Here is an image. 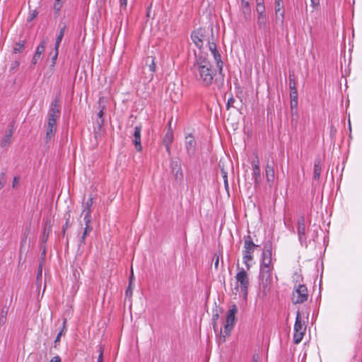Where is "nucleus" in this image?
I'll use <instances>...</instances> for the list:
<instances>
[{
  "label": "nucleus",
  "instance_id": "1",
  "mask_svg": "<svg viewBox=\"0 0 362 362\" xmlns=\"http://www.w3.org/2000/svg\"><path fill=\"white\" fill-rule=\"evenodd\" d=\"M192 70L197 80L204 86H211L216 74V70L212 68L208 58L203 54L196 56Z\"/></svg>",
  "mask_w": 362,
  "mask_h": 362
},
{
  "label": "nucleus",
  "instance_id": "2",
  "mask_svg": "<svg viewBox=\"0 0 362 362\" xmlns=\"http://www.w3.org/2000/svg\"><path fill=\"white\" fill-rule=\"evenodd\" d=\"M61 114L59 100L56 98L51 103L47 113V124L46 126L45 141L48 143L54 136L57 131V121Z\"/></svg>",
  "mask_w": 362,
  "mask_h": 362
},
{
  "label": "nucleus",
  "instance_id": "3",
  "mask_svg": "<svg viewBox=\"0 0 362 362\" xmlns=\"http://www.w3.org/2000/svg\"><path fill=\"white\" fill-rule=\"evenodd\" d=\"M272 243L267 241L264 243L260 260V272H272Z\"/></svg>",
  "mask_w": 362,
  "mask_h": 362
},
{
  "label": "nucleus",
  "instance_id": "4",
  "mask_svg": "<svg viewBox=\"0 0 362 362\" xmlns=\"http://www.w3.org/2000/svg\"><path fill=\"white\" fill-rule=\"evenodd\" d=\"M238 312V309L236 305H233L228 310L226 315V319L223 326V332H221L223 337L225 339L227 336L230 334L231 331L233 329L237 318L236 314Z\"/></svg>",
  "mask_w": 362,
  "mask_h": 362
},
{
  "label": "nucleus",
  "instance_id": "5",
  "mask_svg": "<svg viewBox=\"0 0 362 362\" xmlns=\"http://www.w3.org/2000/svg\"><path fill=\"white\" fill-rule=\"evenodd\" d=\"M306 328L307 326L305 322L302 320L300 312L297 311L296 321L293 326V343L295 344H298L302 341L305 334Z\"/></svg>",
  "mask_w": 362,
  "mask_h": 362
},
{
  "label": "nucleus",
  "instance_id": "6",
  "mask_svg": "<svg viewBox=\"0 0 362 362\" xmlns=\"http://www.w3.org/2000/svg\"><path fill=\"white\" fill-rule=\"evenodd\" d=\"M235 279L236 285L235 289L236 292H239L241 294H247L250 282L247 272L242 269L237 273Z\"/></svg>",
  "mask_w": 362,
  "mask_h": 362
},
{
  "label": "nucleus",
  "instance_id": "7",
  "mask_svg": "<svg viewBox=\"0 0 362 362\" xmlns=\"http://www.w3.org/2000/svg\"><path fill=\"white\" fill-rule=\"evenodd\" d=\"M257 247L258 245L254 243L250 235L244 237L243 262L247 269L250 268L248 262L253 259L252 254L255 251V248Z\"/></svg>",
  "mask_w": 362,
  "mask_h": 362
},
{
  "label": "nucleus",
  "instance_id": "8",
  "mask_svg": "<svg viewBox=\"0 0 362 362\" xmlns=\"http://www.w3.org/2000/svg\"><path fill=\"white\" fill-rule=\"evenodd\" d=\"M259 291L263 294L272 292L273 284L272 272H259Z\"/></svg>",
  "mask_w": 362,
  "mask_h": 362
},
{
  "label": "nucleus",
  "instance_id": "9",
  "mask_svg": "<svg viewBox=\"0 0 362 362\" xmlns=\"http://www.w3.org/2000/svg\"><path fill=\"white\" fill-rule=\"evenodd\" d=\"M208 30L204 28H200L197 30L192 32L191 38L195 45L201 49L204 45V42H209V38Z\"/></svg>",
  "mask_w": 362,
  "mask_h": 362
},
{
  "label": "nucleus",
  "instance_id": "10",
  "mask_svg": "<svg viewBox=\"0 0 362 362\" xmlns=\"http://www.w3.org/2000/svg\"><path fill=\"white\" fill-rule=\"evenodd\" d=\"M214 40V35H213V28L211 29V37L209 38V42H206L209 46V49L211 51V54L214 56V58L216 63V66L218 69V73L220 75L223 74V62L221 61V54H219L218 51L217 50L216 45L213 41Z\"/></svg>",
  "mask_w": 362,
  "mask_h": 362
},
{
  "label": "nucleus",
  "instance_id": "11",
  "mask_svg": "<svg viewBox=\"0 0 362 362\" xmlns=\"http://www.w3.org/2000/svg\"><path fill=\"white\" fill-rule=\"evenodd\" d=\"M276 163L272 156H269L267 159V163L265 167V176L268 185L272 187L274 181L275 173L274 167Z\"/></svg>",
  "mask_w": 362,
  "mask_h": 362
},
{
  "label": "nucleus",
  "instance_id": "12",
  "mask_svg": "<svg viewBox=\"0 0 362 362\" xmlns=\"http://www.w3.org/2000/svg\"><path fill=\"white\" fill-rule=\"evenodd\" d=\"M185 148L186 150L187 156L189 158H192L195 156L197 151V141L191 134L185 136Z\"/></svg>",
  "mask_w": 362,
  "mask_h": 362
},
{
  "label": "nucleus",
  "instance_id": "13",
  "mask_svg": "<svg viewBox=\"0 0 362 362\" xmlns=\"http://www.w3.org/2000/svg\"><path fill=\"white\" fill-rule=\"evenodd\" d=\"M170 168L175 180L178 183H181L183 180L184 175L180 162L177 160H172L170 161Z\"/></svg>",
  "mask_w": 362,
  "mask_h": 362
},
{
  "label": "nucleus",
  "instance_id": "14",
  "mask_svg": "<svg viewBox=\"0 0 362 362\" xmlns=\"http://www.w3.org/2000/svg\"><path fill=\"white\" fill-rule=\"evenodd\" d=\"M156 57L153 56H148L146 58L145 60V67L144 69H148L150 71L148 76L147 77L149 81H151L153 78V74L156 71V64L155 62Z\"/></svg>",
  "mask_w": 362,
  "mask_h": 362
},
{
  "label": "nucleus",
  "instance_id": "15",
  "mask_svg": "<svg viewBox=\"0 0 362 362\" xmlns=\"http://www.w3.org/2000/svg\"><path fill=\"white\" fill-rule=\"evenodd\" d=\"M297 232L300 242L302 243L303 242L305 241L306 237L304 216H300L298 219Z\"/></svg>",
  "mask_w": 362,
  "mask_h": 362
},
{
  "label": "nucleus",
  "instance_id": "16",
  "mask_svg": "<svg viewBox=\"0 0 362 362\" xmlns=\"http://www.w3.org/2000/svg\"><path fill=\"white\" fill-rule=\"evenodd\" d=\"M141 126H136L134 128V132L133 134L132 142L134 145L136 150L138 152H141L142 151V146L141 143Z\"/></svg>",
  "mask_w": 362,
  "mask_h": 362
},
{
  "label": "nucleus",
  "instance_id": "17",
  "mask_svg": "<svg viewBox=\"0 0 362 362\" xmlns=\"http://www.w3.org/2000/svg\"><path fill=\"white\" fill-rule=\"evenodd\" d=\"M93 205V197L90 196L86 202L85 203L84 208L82 211V215H83V219L85 223H88V222H91V206Z\"/></svg>",
  "mask_w": 362,
  "mask_h": 362
},
{
  "label": "nucleus",
  "instance_id": "18",
  "mask_svg": "<svg viewBox=\"0 0 362 362\" xmlns=\"http://www.w3.org/2000/svg\"><path fill=\"white\" fill-rule=\"evenodd\" d=\"M257 23L259 28L263 30L264 35H267L269 33L266 15H258Z\"/></svg>",
  "mask_w": 362,
  "mask_h": 362
},
{
  "label": "nucleus",
  "instance_id": "19",
  "mask_svg": "<svg viewBox=\"0 0 362 362\" xmlns=\"http://www.w3.org/2000/svg\"><path fill=\"white\" fill-rule=\"evenodd\" d=\"M93 230V227L90 226V222L86 223V227L84 228L83 233L80 238L79 243H78V250L86 245V236L90 234V233Z\"/></svg>",
  "mask_w": 362,
  "mask_h": 362
},
{
  "label": "nucleus",
  "instance_id": "20",
  "mask_svg": "<svg viewBox=\"0 0 362 362\" xmlns=\"http://www.w3.org/2000/svg\"><path fill=\"white\" fill-rule=\"evenodd\" d=\"M52 224L49 220H47L44 224V228L40 240L42 243H45L49 238V232L51 231Z\"/></svg>",
  "mask_w": 362,
  "mask_h": 362
},
{
  "label": "nucleus",
  "instance_id": "21",
  "mask_svg": "<svg viewBox=\"0 0 362 362\" xmlns=\"http://www.w3.org/2000/svg\"><path fill=\"white\" fill-rule=\"evenodd\" d=\"M241 9L244 15V18L245 21H248L251 14V8L248 0H241Z\"/></svg>",
  "mask_w": 362,
  "mask_h": 362
},
{
  "label": "nucleus",
  "instance_id": "22",
  "mask_svg": "<svg viewBox=\"0 0 362 362\" xmlns=\"http://www.w3.org/2000/svg\"><path fill=\"white\" fill-rule=\"evenodd\" d=\"M252 178L254 180L255 187L259 186L262 182L260 167L255 164L252 169Z\"/></svg>",
  "mask_w": 362,
  "mask_h": 362
},
{
  "label": "nucleus",
  "instance_id": "23",
  "mask_svg": "<svg viewBox=\"0 0 362 362\" xmlns=\"http://www.w3.org/2000/svg\"><path fill=\"white\" fill-rule=\"evenodd\" d=\"M322 170V164L320 158H316L314 163V169H313V177L315 180H318L320 177Z\"/></svg>",
  "mask_w": 362,
  "mask_h": 362
},
{
  "label": "nucleus",
  "instance_id": "24",
  "mask_svg": "<svg viewBox=\"0 0 362 362\" xmlns=\"http://www.w3.org/2000/svg\"><path fill=\"white\" fill-rule=\"evenodd\" d=\"M275 13L276 16L279 14L282 18H284V9L281 0H275Z\"/></svg>",
  "mask_w": 362,
  "mask_h": 362
},
{
  "label": "nucleus",
  "instance_id": "25",
  "mask_svg": "<svg viewBox=\"0 0 362 362\" xmlns=\"http://www.w3.org/2000/svg\"><path fill=\"white\" fill-rule=\"evenodd\" d=\"M66 28V25H63L60 28L59 33V34H58V35H57V37L56 38L54 49H59L60 43H61V42L62 40V38L64 37V32H65Z\"/></svg>",
  "mask_w": 362,
  "mask_h": 362
},
{
  "label": "nucleus",
  "instance_id": "26",
  "mask_svg": "<svg viewBox=\"0 0 362 362\" xmlns=\"http://www.w3.org/2000/svg\"><path fill=\"white\" fill-rule=\"evenodd\" d=\"M173 139H174L173 132L170 129H169L163 137V144H167V145L171 144L173 141Z\"/></svg>",
  "mask_w": 362,
  "mask_h": 362
},
{
  "label": "nucleus",
  "instance_id": "27",
  "mask_svg": "<svg viewBox=\"0 0 362 362\" xmlns=\"http://www.w3.org/2000/svg\"><path fill=\"white\" fill-rule=\"evenodd\" d=\"M293 288L297 294H307L308 289L305 284H296Z\"/></svg>",
  "mask_w": 362,
  "mask_h": 362
},
{
  "label": "nucleus",
  "instance_id": "28",
  "mask_svg": "<svg viewBox=\"0 0 362 362\" xmlns=\"http://www.w3.org/2000/svg\"><path fill=\"white\" fill-rule=\"evenodd\" d=\"M25 41L16 42L13 47V53L18 54L22 52L25 49Z\"/></svg>",
  "mask_w": 362,
  "mask_h": 362
},
{
  "label": "nucleus",
  "instance_id": "29",
  "mask_svg": "<svg viewBox=\"0 0 362 362\" xmlns=\"http://www.w3.org/2000/svg\"><path fill=\"white\" fill-rule=\"evenodd\" d=\"M105 108V106H103L102 108L100 110V111L98 113V119L96 120V123H97L99 129H100L101 127L104 124V119H103L104 112H103V110H104Z\"/></svg>",
  "mask_w": 362,
  "mask_h": 362
},
{
  "label": "nucleus",
  "instance_id": "30",
  "mask_svg": "<svg viewBox=\"0 0 362 362\" xmlns=\"http://www.w3.org/2000/svg\"><path fill=\"white\" fill-rule=\"evenodd\" d=\"M308 300V296H293L292 302L294 304L302 303Z\"/></svg>",
  "mask_w": 362,
  "mask_h": 362
},
{
  "label": "nucleus",
  "instance_id": "31",
  "mask_svg": "<svg viewBox=\"0 0 362 362\" xmlns=\"http://www.w3.org/2000/svg\"><path fill=\"white\" fill-rule=\"evenodd\" d=\"M46 45H47L46 40H42L40 44L37 47L35 53L42 56V54L44 53V52L45 50Z\"/></svg>",
  "mask_w": 362,
  "mask_h": 362
},
{
  "label": "nucleus",
  "instance_id": "32",
  "mask_svg": "<svg viewBox=\"0 0 362 362\" xmlns=\"http://www.w3.org/2000/svg\"><path fill=\"white\" fill-rule=\"evenodd\" d=\"M20 64L21 62L18 59L13 60L10 64L9 72L14 74L18 69Z\"/></svg>",
  "mask_w": 362,
  "mask_h": 362
},
{
  "label": "nucleus",
  "instance_id": "33",
  "mask_svg": "<svg viewBox=\"0 0 362 362\" xmlns=\"http://www.w3.org/2000/svg\"><path fill=\"white\" fill-rule=\"evenodd\" d=\"M12 142V137L4 135L1 142V146L2 148H6L10 146Z\"/></svg>",
  "mask_w": 362,
  "mask_h": 362
},
{
  "label": "nucleus",
  "instance_id": "34",
  "mask_svg": "<svg viewBox=\"0 0 362 362\" xmlns=\"http://www.w3.org/2000/svg\"><path fill=\"white\" fill-rule=\"evenodd\" d=\"M41 284H42V267H40L38 269V271H37V278H36V286L37 288L39 287L37 294H40V293Z\"/></svg>",
  "mask_w": 362,
  "mask_h": 362
},
{
  "label": "nucleus",
  "instance_id": "35",
  "mask_svg": "<svg viewBox=\"0 0 362 362\" xmlns=\"http://www.w3.org/2000/svg\"><path fill=\"white\" fill-rule=\"evenodd\" d=\"M66 320L64 319L62 328L61 331L58 333V334L56 337V339L54 340L55 344H57L58 342H59L62 335L65 333V332L66 330Z\"/></svg>",
  "mask_w": 362,
  "mask_h": 362
},
{
  "label": "nucleus",
  "instance_id": "36",
  "mask_svg": "<svg viewBox=\"0 0 362 362\" xmlns=\"http://www.w3.org/2000/svg\"><path fill=\"white\" fill-rule=\"evenodd\" d=\"M265 7L264 5V0H261V2L257 4V12L259 15H265L264 13Z\"/></svg>",
  "mask_w": 362,
  "mask_h": 362
},
{
  "label": "nucleus",
  "instance_id": "37",
  "mask_svg": "<svg viewBox=\"0 0 362 362\" xmlns=\"http://www.w3.org/2000/svg\"><path fill=\"white\" fill-rule=\"evenodd\" d=\"M58 54H59V49H54V53L51 57V64H50L51 69H53V68L54 67V66L56 64V62H57V59L58 57Z\"/></svg>",
  "mask_w": 362,
  "mask_h": 362
},
{
  "label": "nucleus",
  "instance_id": "38",
  "mask_svg": "<svg viewBox=\"0 0 362 362\" xmlns=\"http://www.w3.org/2000/svg\"><path fill=\"white\" fill-rule=\"evenodd\" d=\"M290 105L291 115L297 114L298 100H291Z\"/></svg>",
  "mask_w": 362,
  "mask_h": 362
},
{
  "label": "nucleus",
  "instance_id": "39",
  "mask_svg": "<svg viewBox=\"0 0 362 362\" xmlns=\"http://www.w3.org/2000/svg\"><path fill=\"white\" fill-rule=\"evenodd\" d=\"M69 218H70V214H67L66 215V223L65 224L62 226V235H65L66 234V231L67 230V228H69Z\"/></svg>",
  "mask_w": 362,
  "mask_h": 362
},
{
  "label": "nucleus",
  "instance_id": "40",
  "mask_svg": "<svg viewBox=\"0 0 362 362\" xmlns=\"http://www.w3.org/2000/svg\"><path fill=\"white\" fill-rule=\"evenodd\" d=\"M6 182V172H1L0 173V190L4 187Z\"/></svg>",
  "mask_w": 362,
  "mask_h": 362
},
{
  "label": "nucleus",
  "instance_id": "41",
  "mask_svg": "<svg viewBox=\"0 0 362 362\" xmlns=\"http://www.w3.org/2000/svg\"><path fill=\"white\" fill-rule=\"evenodd\" d=\"M64 3V0H55L54 4V9L55 10L56 13H58Z\"/></svg>",
  "mask_w": 362,
  "mask_h": 362
},
{
  "label": "nucleus",
  "instance_id": "42",
  "mask_svg": "<svg viewBox=\"0 0 362 362\" xmlns=\"http://www.w3.org/2000/svg\"><path fill=\"white\" fill-rule=\"evenodd\" d=\"M40 58H41V55L36 54L35 52V54L33 57L32 61H31L30 68H33L37 63L38 60Z\"/></svg>",
  "mask_w": 362,
  "mask_h": 362
},
{
  "label": "nucleus",
  "instance_id": "43",
  "mask_svg": "<svg viewBox=\"0 0 362 362\" xmlns=\"http://www.w3.org/2000/svg\"><path fill=\"white\" fill-rule=\"evenodd\" d=\"M221 173H222V175H223V180H224V185L226 187V188H228V176H227V173L224 170V169H221Z\"/></svg>",
  "mask_w": 362,
  "mask_h": 362
},
{
  "label": "nucleus",
  "instance_id": "44",
  "mask_svg": "<svg viewBox=\"0 0 362 362\" xmlns=\"http://www.w3.org/2000/svg\"><path fill=\"white\" fill-rule=\"evenodd\" d=\"M290 98L291 100H298V91H291Z\"/></svg>",
  "mask_w": 362,
  "mask_h": 362
},
{
  "label": "nucleus",
  "instance_id": "45",
  "mask_svg": "<svg viewBox=\"0 0 362 362\" xmlns=\"http://www.w3.org/2000/svg\"><path fill=\"white\" fill-rule=\"evenodd\" d=\"M20 177L18 176H15L13 180L12 187L15 188L19 183Z\"/></svg>",
  "mask_w": 362,
  "mask_h": 362
},
{
  "label": "nucleus",
  "instance_id": "46",
  "mask_svg": "<svg viewBox=\"0 0 362 362\" xmlns=\"http://www.w3.org/2000/svg\"><path fill=\"white\" fill-rule=\"evenodd\" d=\"M235 100L233 98V97H230L227 102L226 107L228 110L230 106L233 105V104L235 103Z\"/></svg>",
  "mask_w": 362,
  "mask_h": 362
},
{
  "label": "nucleus",
  "instance_id": "47",
  "mask_svg": "<svg viewBox=\"0 0 362 362\" xmlns=\"http://www.w3.org/2000/svg\"><path fill=\"white\" fill-rule=\"evenodd\" d=\"M13 125H11L9 129L6 132V135L12 137V135L13 134Z\"/></svg>",
  "mask_w": 362,
  "mask_h": 362
},
{
  "label": "nucleus",
  "instance_id": "48",
  "mask_svg": "<svg viewBox=\"0 0 362 362\" xmlns=\"http://www.w3.org/2000/svg\"><path fill=\"white\" fill-rule=\"evenodd\" d=\"M49 362H62V359L59 356L56 355V356H53L52 358H51V359L49 360Z\"/></svg>",
  "mask_w": 362,
  "mask_h": 362
},
{
  "label": "nucleus",
  "instance_id": "49",
  "mask_svg": "<svg viewBox=\"0 0 362 362\" xmlns=\"http://www.w3.org/2000/svg\"><path fill=\"white\" fill-rule=\"evenodd\" d=\"M37 15V12L36 11H33L32 13H30V16L28 17V21H33Z\"/></svg>",
  "mask_w": 362,
  "mask_h": 362
},
{
  "label": "nucleus",
  "instance_id": "50",
  "mask_svg": "<svg viewBox=\"0 0 362 362\" xmlns=\"http://www.w3.org/2000/svg\"><path fill=\"white\" fill-rule=\"evenodd\" d=\"M131 285H132V277L129 279V285L127 289L126 290V293L125 294H132V288H131Z\"/></svg>",
  "mask_w": 362,
  "mask_h": 362
},
{
  "label": "nucleus",
  "instance_id": "51",
  "mask_svg": "<svg viewBox=\"0 0 362 362\" xmlns=\"http://www.w3.org/2000/svg\"><path fill=\"white\" fill-rule=\"evenodd\" d=\"M293 83H296L295 81V78H294V74H289V85H293Z\"/></svg>",
  "mask_w": 362,
  "mask_h": 362
},
{
  "label": "nucleus",
  "instance_id": "52",
  "mask_svg": "<svg viewBox=\"0 0 362 362\" xmlns=\"http://www.w3.org/2000/svg\"><path fill=\"white\" fill-rule=\"evenodd\" d=\"M29 232H30V228L28 227L25 230L24 238L22 240L23 242H25L27 235H28Z\"/></svg>",
  "mask_w": 362,
  "mask_h": 362
},
{
  "label": "nucleus",
  "instance_id": "53",
  "mask_svg": "<svg viewBox=\"0 0 362 362\" xmlns=\"http://www.w3.org/2000/svg\"><path fill=\"white\" fill-rule=\"evenodd\" d=\"M311 4L313 7L317 6L320 4V0H310Z\"/></svg>",
  "mask_w": 362,
  "mask_h": 362
},
{
  "label": "nucleus",
  "instance_id": "54",
  "mask_svg": "<svg viewBox=\"0 0 362 362\" xmlns=\"http://www.w3.org/2000/svg\"><path fill=\"white\" fill-rule=\"evenodd\" d=\"M119 3L121 7L125 8L127 6V0H119Z\"/></svg>",
  "mask_w": 362,
  "mask_h": 362
},
{
  "label": "nucleus",
  "instance_id": "55",
  "mask_svg": "<svg viewBox=\"0 0 362 362\" xmlns=\"http://www.w3.org/2000/svg\"><path fill=\"white\" fill-rule=\"evenodd\" d=\"M291 91H297V88L296 87V83H293V85H289Z\"/></svg>",
  "mask_w": 362,
  "mask_h": 362
},
{
  "label": "nucleus",
  "instance_id": "56",
  "mask_svg": "<svg viewBox=\"0 0 362 362\" xmlns=\"http://www.w3.org/2000/svg\"><path fill=\"white\" fill-rule=\"evenodd\" d=\"M165 147L167 153L170 155V145L171 144H163Z\"/></svg>",
  "mask_w": 362,
  "mask_h": 362
},
{
  "label": "nucleus",
  "instance_id": "57",
  "mask_svg": "<svg viewBox=\"0 0 362 362\" xmlns=\"http://www.w3.org/2000/svg\"><path fill=\"white\" fill-rule=\"evenodd\" d=\"M255 164H257L258 166H259V159L257 157H256V160H253L252 163V169H254V165Z\"/></svg>",
  "mask_w": 362,
  "mask_h": 362
},
{
  "label": "nucleus",
  "instance_id": "58",
  "mask_svg": "<svg viewBox=\"0 0 362 362\" xmlns=\"http://www.w3.org/2000/svg\"><path fill=\"white\" fill-rule=\"evenodd\" d=\"M6 322V317L1 316L0 317V325H3Z\"/></svg>",
  "mask_w": 362,
  "mask_h": 362
},
{
  "label": "nucleus",
  "instance_id": "59",
  "mask_svg": "<svg viewBox=\"0 0 362 362\" xmlns=\"http://www.w3.org/2000/svg\"><path fill=\"white\" fill-rule=\"evenodd\" d=\"M98 361H103V352H100V354L98 356Z\"/></svg>",
  "mask_w": 362,
  "mask_h": 362
},
{
  "label": "nucleus",
  "instance_id": "60",
  "mask_svg": "<svg viewBox=\"0 0 362 362\" xmlns=\"http://www.w3.org/2000/svg\"><path fill=\"white\" fill-rule=\"evenodd\" d=\"M214 267L217 269L218 267V256H217L216 259L214 262Z\"/></svg>",
  "mask_w": 362,
  "mask_h": 362
},
{
  "label": "nucleus",
  "instance_id": "61",
  "mask_svg": "<svg viewBox=\"0 0 362 362\" xmlns=\"http://www.w3.org/2000/svg\"><path fill=\"white\" fill-rule=\"evenodd\" d=\"M45 291V286H44V288L42 289V294L44 293Z\"/></svg>",
  "mask_w": 362,
  "mask_h": 362
},
{
  "label": "nucleus",
  "instance_id": "62",
  "mask_svg": "<svg viewBox=\"0 0 362 362\" xmlns=\"http://www.w3.org/2000/svg\"><path fill=\"white\" fill-rule=\"evenodd\" d=\"M150 16V11H148L147 12V16Z\"/></svg>",
  "mask_w": 362,
  "mask_h": 362
},
{
  "label": "nucleus",
  "instance_id": "63",
  "mask_svg": "<svg viewBox=\"0 0 362 362\" xmlns=\"http://www.w3.org/2000/svg\"><path fill=\"white\" fill-rule=\"evenodd\" d=\"M254 361H255V362H257V360H256L255 356H254Z\"/></svg>",
  "mask_w": 362,
  "mask_h": 362
},
{
  "label": "nucleus",
  "instance_id": "64",
  "mask_svg": "<svg viewBox=\"0 0 362 362\" xmlns=\"http://www.w3.org/2000/svg\"><path fill=\"white\" fill-rule=\"evenodd\" d=\"M258 2H261V0H257V4Z\"/></svg>",
  "mask_w": 362,
  "mask_h": 362
}]
</instances>
